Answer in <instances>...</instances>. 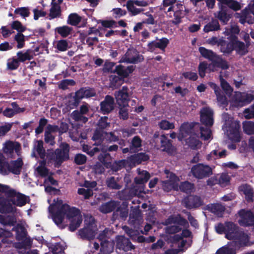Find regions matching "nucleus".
<instances>
[{"instance_id":"nucleus-1","label":"nucleus","mask_w":254,"mask_h":254,"mask_svg":"<svg viewBox=\"0 0 254 254\" xmlns=\"http://www.w3.org/2000/svg\"><path fill=\"white\" fill-rule=\"evenodd\" d=\"M49 211L52 214L53 220L61 229L69 224V229L74 231L82 221V215L78 209L66 204H63V201L59 199H54L49 207Z\"/></svg>"},{"instance_id":"nucleus-2","label":"nucleus","mask_w":254,"mask_h":254,"mask_svg":"<svg viewBox=\"0 0 254 254\" xmlns=\"http://www.w3.org/2000/svg\"><path fill=\"white\" fill-rule=\"evenodd\" d=\"M92 138L94 140L96 141L95 144L99 146V147L94 148L93 150L95 152L100 150L102 151V153L99 156V159L104 165L107 167H109L110 163L109 161L110 156L107 152L108 151H116L118 149V146L117 145H114L108 147L104 144L101 145V142L104 140V138H106L107 139L111 141H115L116 140V137L114 136L112 132L107 133L104 132L102 130H97L95 132Z\"/></svg>"},{"instance_id":"nucleus-3","label":"nucleus","mask_w":254,"mask_h":254,"mask_svg":"<svg viewBox=\"0 0 254 254\" xmlns=\"http://www.w3.org/2000/svg\"><path fill=\"white\" fill-rule=\"evenodd\" d=\"M8 197L9 199L4 198H0V212L2 213H10L14 212L16 210L15 207L13 206L12 204L18 206H22L24 205L28 201V198L18 192H17L14 190L9 191Z\"/></svg>"},{"instance_id":"nucleus-4","label":"nucleus","mask_w":254,"mask_h":254,"mask_svg":"<svg viewBox=\"0 0 254 254\" xmlns=\"http://www.w3.org/2000/svg\"><path fill=\"white\" fill-rule=\"evenodd\" d=\"M165 173L167 175V177L169 180L163 182V189L167 191H169L172 189L178 190L179 189L187 193H190L192 191L194 190V186L193 184L189 182H184L181 184L180 186H179V178L176 176L174 174L170 173L168 170L165 171Z\"/></svg>"},{"instance_id":"nucleus-5","label":"nucleus","mask_w":254,"mask_h":254,"mask_svg":"<svg viewBox=\"0 0 254 254\" xmlns=\"http://www.w3.org/2000/svg\"><path fill=\"white\" fill-rule=\"evenodd\" d=\"M223 119L225 121L223 128L227 131L229 138L233 142H239L241 140L239 123L233 121V119L227 114L223 115Z\"/></svg>"},{"instance_id":"nucleus-6","label":"nucleus","mask_w":254,"mask_h":254,"mask_svg":"<svg viewBox=\"0 0 254 254\" xmlns=\"http://www.w3.org/2000/svg\"><path fill=\"white\" fill-rule=\"evenodd\" d=\"M190 235L191 232L189 230L184 229L181 236L177 234L170 236L168 239V243L172 244V247H177L178 248L168 250L165 252V254H179L180 252L183 251V248L185 247L187 241L183 238L189 237Z\"/></svg>"},{"instance_id":"nucleus-7","label":"nucleus","mask_w":254,"mask_h":254,"mask_svg":"<svg viewBox=\"0 0 254 254\" xmlns=\"http://www.w3.org/2000/svg\"><path fill=\"white\" fill-rule=\"evenodd\" d=\"M22 165L23 163L21 158H18L16 161L8 163L3 159V157L0 154V173L2 175H6L9 172L18 174L20 172Z\"/></svg>"},{"instance_id":"nucleus-8","label":"nucleus","mask_w":254,"mask_h":254,"mask_svg":"<svg viewBox=\"0 0 254 254\" xmlns=\"http://www.w3.org/2000/svg\"><path fill=\"white\" fill-rule=\"evenodd\" d=\"M69 146L67 144L62 143L60 145V149L56 150L54 153H49L47 158L50 161H54L57 165L68 159Z\"/></svg>"},{"instance_id":"nucleus-9","label":"nucleus","mask_w":254,"mask_h":254,"mask_svg":"<svg viewBox=\"0 0 254 254\" xmlns=\"http://www.w3.org/2000/svg\"><path fill=\"white\" fill-rule=\"evenodd\" d=\"M166 225L168 226L166 230L168 233L173 234L179 232L181 230L180 226L187 227L188 226V222L183 219L180 215L177 216H171L166 221Z\"/></svg>"},{"instance_id":"nucleus-10","label":"nucleus","mask_w":254,"mask_h":254,"mask_svg":"<svg viewBox=\"0 0 254 254\" xmlns=\"http://www.w3.org/2000/svg\"><path fill=\"white\" fill-rule=\"evenodd\" d=\"M85 222L86 226L79 231L78 234L82 239L91 240L95 236L97 226L92 216L87 217Z\"/></svg>"},{"instance_id":"nucleus-11","label":"nucleus","mask_w":254,"mask_h":254,"mask_svg":"<svg viewBox=\"0 0 254 254\" xmlns=\"http://www.w3.org/2000/svg\"><path fill=\"white\" fill-rule=\"evenodd\" d=\"M254 100L253 96L246 93L236 92L231 100V105L235 107H242Z\"/></svg>"},{"instance_id":"nucleus-12","label":"nucleus","mask_w":254,"mask_h":254,"mask_svg":"<svg viewBox=\"0 0 254 254\" xmlns=\"http://www.w3.org/2000/svg\"><path fill=\"white\" fill-rule=\"evenodd\" d=\"M191 172L195 178L202 179L212 174V169L208 165L198 164L192 167Z\"/></svg>"},{"instance_id":"nucleus-13","label":"nucleus","mask_w":254,"mask_h":254,"mask_svg":"<svg viewBox=\"0 0 254 254\" xmlns=\"http://www.w3.org/2000/svg\"><path fill=\"white\" fill-rule=\"evenodd\" d=\"M238 222L242 226L254 225V215L251 211L244 209L240 210L238 213Z\"/></svg>"},{"instance_id":"nucleus-14","label":"nucleus","mask_w":254,"mask_h":254,"mask_svg":"<svg viewBox=\"0 0 254 254\" xmlns=\"http://www.w3.org/2000/svg\"><path fill=\"white\" fill-rule=\"evenodd\" d=\"M143 60L142 56L139 55L135 50L129 49L122 58L120 62L121 63H136L142 61Z\"/></svg>"},{"instance_id":"nucleus-15","label":"nucleus","mask_w":254,"mask_h":254,"mask_svg":"<svg viewBox=\"0 0 254 254\" xmlns=\"http://www.w3.org/2000/svg\"><path fill=\"white\" fill-rule=\"evenodd\" d=\"M207 43L211 45L220 46L221 51L224 53H229L233 51L232 44H228L222 39H218L215 37H212L207 40Z\"/></svg>"},{"instance_id":"nucleus-16","label":"nucleus","mask_w":254,"mask_h":254,"mask_svg":"<svg viewBox=\"0 0 254 254\" xmlns=\"http://www.w3.org/2000/svg\"><path fill=\"white\" fill-rule=\"evenodd\" d=\"M201 122L207 126H211L213 124L212 110L208 107L203 108L200 111Z\"/></svg>"},{"instance_id":"nucleus-17","label":"nucleus","mask_w":254,"mask_h":254,"mask_svg":"<svg viewBox=\"0 0 254 254\" xmlns=\"http://www.w3.org/2000/svg\"><path fill=\"white\" fill-rule=\"evenodd\" d=\"M115 96L120 107H126L127 105L128 94L127 87H123L122 90L115 93Z\"/></svg>"},{"instance_id":"nucleus-18","label":"nucleus","mask_w":254,"mask_h":254,"mask_svg":"<svg viewBox=\"0 0 254 254\" xmlns=\"http://www.w3.org/2000/svg\"><path fill=\"white\" fill-rule=\"evenodd\" d=\"M169 40L166 38H162L153 41L148 44V50L151 52H154L156 48L164 51L169 44Z\"/></svg>"},{"instance_id":"nucleus-19","label":"nucleus","mask_w":254,"mask_h":254,"mask_svg":"<svg viewBox=\"0 0 254 254\" xmlns=\"http://www.w3.org/2000/svg\"><path fill=\"white\" fill-rule=\"evenodd\" d=\"M184 6L180 3H176L173 6L168 8L167 12H174L175 19L172 20V23L174 24H178L181 22L182 12L184 10Z\"/></svg>"},{"instance_id":"nucleus-20","label":"nucleus","mask_w":254,"mask_h":254,"mask_svg":"<svg viewBox=\"0 0 254 254\" xmlns=\"http://www.w3.org/2000/svg\"><path fill=\"white\" fill-rule=\"evenodd\" d=\"M238 227L232 222L226 223L225 236L229 240L237 239L239 235Z\"/></svg>"},{"instance_id":"nucleus-21","label":"nucleus","mask_w":254,"mask_h":254,"mask_svg":"<svg viewBox=\"0 0 254 254\" xmlns=\"http://www.w3.org/2000/svg\"><path fill=\"white\" fill-rule=\"evenodd\" d=\"M101 110L104 114L109 113L114 109V100L110 96H107L100 104Z\"/></svg>"},{"instance_id":"nucleus-22","label":"nucleus","mask_w":254,"mask_h":254,"mask_svg":"<svg viewBox=\"0 0 254 254\" xmlns=\"http://www.w3.org/2000/svg\"><path fill=\"white\" fill-rule=\"evenodd\" d=\"M19 148V144L16 142L6 141L3 144V151L7 155H11L14 151L18 154Z\"/></svg>"},{"instance_id":"nucleus-23","label":"nucleus","mask_w":254,"mask_h":254,"mask_svg":"<svg viewBox=\"0 0 254 254\" xmlns=\"http://www.w3.org/2000/svg\"><path fill=\"white\" fill-rule=\"evenodd\" d=\"M195 124L186 123L182 125L180 128V134L178 138L182 140L187 135L192 133Z\"/></svg>"},{"instance_id":"nucleus-24","label":"nucleus","mask_w":254,"mask_h":254,"mask_svg":"<svg viewBox=\"0 0 254 254\" xmlns=\"http://www.w3.org/2000/svg\"><path fill=\"white\" fill-rule=\"evenodd\" d=\"M183 203L186 207L190 209L200 206L201 201L199 197L190 195L184 199Z\"/></svg>"},{"instance_id":"nucleus-25","label":"nucleus","mask_w":254,"mask_h":254,"mask_svg":"<svg viewBox=\"0 0 254 254\" xmlns=\"http://www.w3.org/2000/svg\"><path fill=\"white\" fill-rule=\"evenodd\" d=\"M96 186V183L94 181L89 182L85 181L84 183V186L87 188H80L78 190V193L79 194L83 195L85 198H88L93 194V192L90 188H93Z\"/></svg>"},{"instance_id":"nucleus-26","label":"nucleus","mask_w":254,"mask_h":254,"mask_svg":"<svg viewBox=\"0 0 254 254\" xmlns=\"http://www.w3.org/2000/svg\"><path fill=\"white\" fill-rule=\"evenodd\" d=\"M240 32L239 27L236 25H232L230 28H226L225 30L223 33L226 36H228V39L230 42H234L237 39V37L235 35L238 34Z\"/></svg>"},{"instance_id":"nucleus-27","label":"nucleus","mask_w":254,"mask_h":254,"mask_svg":"<svg viewBox=\"0 0 254 254\" xmlns=\"http://www.w3.org/2000/svg\"><path fill=\"white\" fill-rule=\"evenodd\" d=\"M239 190L245 195L248 201H252L254 197V191L252 187L247 184L243 185L239 187Z\"/></svg>"},{"instance_id":"nucleus-28","label":"nucleus","mask_w":254,"mask_h":254,"mask_svg":"<svg viewBox=\"0 0 254 254\" xmlns=\"http://www.w3.org/2000/svg\"><path fill=\"white\" fill-rule=\"evenodd\" d=\"M11 105L13 107V109L6 108L3 111H2V113H3L4 116L8 118H10L16 114L23 112L24 111V108H18L16 106V104L15 103H12L11 104Z\"/></svg>"},{"instance_id":"nucleus-29","label":"nucleus","mask_w":254,"mask_h":254,"mask_svg":"<svg viewBox=\"0 0 254 254\" xmlns=\"http://www.w3.org/2000/svg\"><path fill=\"white\" fill-rule=\"evenodd\" d=\"M134 69L133 65L125 68L123 66L119 65L116 66L115 71L121 76L126 77L133 71Z\"/></svg>"},{"instance_id":"nucleus-30","label":"nucleus","mask_w":254,"mask_h":254,"mask_svg":"<svg viewBox=\"0 0 254 254\" xmlns=\"http://www.w3.org/2000/svg\"><path fill=\"white\" fill-rule=\"evenodd\" d=\"M215 67L227 69L228 68V65L226 61H223L221 58L217 56L214 63L209 65V68L212 71L215 70Z\"/></svg>"},{"instance_id":"nucleus-31","label":"nucleus","mask_w":254,"mask_h":254,"mask_svg":"<svg viewBox=\"0 0 254 254\" xmlns=\"http://www.w3.org/2000/svg\"><path fill=\"white\" fill-rule=\"evenodd\" d=\"M228 44H232L233 50L235 49L240 55H244L247 53V47L243 42L238 40V39L234 42H230Z\"/></svg>"},{"instance_id":"nucleus-32","label":"nucleus","mask_w":254,"mask_h":254,"mask_svg":"<svg viewBox=\"0 0 254 254\" xmlns=\"http://www.w3.org/2000/svg\"><path fill=\"white\" fill-rule=\"evenodd\" d=\"M199 51L202 56L211 61L212 63H214V61L217 57V56L212 51L206 49V48L202 47L199 48Z\"/></svg>"},{"instance_id":"nucleus-33","label":"nucleus","mask_w":254,"mask_h":254,"mask_svg":"<svg viewBox=\"0 0 254 254\" xmlns=\"http://www.w3.org/2000/svg\"><path fill=\"white\" fill-rule=\"evenodd\" d=\"M35 151H36L41 158L45 157V150L43 148V142L42 140L36 141L34 144L33 151L31 154L33 157L35 156Z\"/></svg>"},{"instance_id":"nucleus-34","label":"nucleus","mask_w":254,"mask_h":254,"mask_svg":"<svg viewBox=\"0 0 254 254\" xmlns=\"http://www.w3.org/2000/svg\"><path fill=\"white\" fill-rule=\"evenodd\" d=\"M138 176L136 177L134 181L137 184H142L147 182L150 178L149 174L145 171L137 170Z\"/></svg>"},{"instance_id":"nucleus-35","label":"nucleus","mask_w":254,"mask_h":254,"mask_svg":"<svg viewBox=\"0 0 254 254\" xmlns=\"http://www.w3.org/2000/svg\"><path fill=\"white\" fill-rule=\"evenodd\" d=\"M186 143L192 149H198L201 146V142L194 135H191L186 139Z\"/></svg>"},{"instance_id":"nucleus-36","label":"nucleus","mask_w":254,"mask_h":254,"mask_svg":"<svg viewBox=\"0 0 254 254\" xmlns=\"http://www.w3.org/2000/svg\"><path fill=\"white\" fill-rule=\"evenodd\" d=\"M101 251L104 254H109L113 251L114 244L113 242L105 240L101 242Z\"/></svg>"},{"instance_id":"nucleus-37","label":"nucleus","mask_w":254,"mask_h":254,"mask_svg":"<svg viewBox=\"0 0 254 254\" xmlns=\"http://www.w3.org/2000/svg\"><path fill=\"white\" fill-rule=\"evenodd\" d=\"M31 50H27L25 52L24 51H19L17 53V59L18 60L19 62H24L27 60H30L32 58Z\"/></svg>"},{"instance_id":"nucleus-38","label":"nucleus","mask_w":254,"mask_h":254,"mask_svg":"<svg viewBox=\"0 0 254 254\" xmlns=\"http://www.w3.org/2000/svg\"><path fill=\"white\" fill-rule=\"evenodd\" d=\"M207 209L218 216H220L224 211L225 207L220 204H211L207 206Z\"/></svg>"},{"instance_id":"nucleus-39","label":"nucleus","mask_w":254,"mask_h":254,"mask_svg":"<svg viewBox=\"0 0 254 254\" xmlns=\"http://www.w3.org/2000/svg\"><path fill=\"white\" fill-rule=\"evenodd\" d=\"M141 145V139L138 136H135L132 139L129 147L130 152H135L139 150Z\"/></svg>"},{"instance_id":"nucleus-40","label":"nucleus","mask_w":254,"mask_h":254,"mask_svg":"<svg viewBox=\"0 0 254 254\" xmlns=\"http://www.w3.org/2000/svg\"><path fill=\"white\" fill-rule=\"evenodd\" d=\"M216 181L222 187H225L230 183V177L226 173H222L219 176L216 177Z\"/></svg>"},{"instance_id":"nucleus-41","label":"nucleus","mask_w":254,"mask_h":254,"mask_svg":"<svg viewBox=\"0 0 254 254\" xmlns=\"http://www.w3.org/2000/svg\"><path fill=\"white\" fill-rule=\"evenodd\" d=\"M72 28L67 26H63L57 27L56 31L60 34L63 37H66L71 34Z\"/></svg>"},{"instance_id":"nucleus-42","label":"nucleus","mask_w":254,"mask_h":254,"mask_svg":"<svg viewBox=\"0 0 254 254\" xmlns=\"http://www.w3.org/2000/svg\"><path fill=\"white\" fill-rule=\"evenodd\" d=\"M45 164V161H41L39 165L36 168L38 173L42 177H46L49 174V172L46 168Z\"/></svg>"},{"instance_id":"nucleus-43","label":"nucleus","mask_w":254,"mask_h":254,"mask_svg":"<svg viewBox=\"0 0 254 254\" xmlns=\"http://www.w3.org/2000/svg\"><path fill=\"white\" fill-rule=\"evenodd\" d=\"M219 29V24L217 20H213L206 25L203 29L205 32L215 31Z\"/></svg>"},{"instance_id":"nucleus-44","label":"nucleus","mask_w":254,"mask_h":254,"mask_svg":"<svg viewBox=\"0 0 254 254\" xmlns=\"http://www.w3.org/2000/svg\"><path fill=\"white\" fill-rule=\"evenodd\" d=\"M60 6L57 3H53L50 9L49 16L51 18H55L60 16Z\"/></svg>"},{"instance_id":"nucleus-45","label":"nucleus","mask_w":254,"mask_h":254,"mask_svg":"<svg viewBox=\"0 0 254 254\" xmlns=\"http://www.w3.org/2000/svg\"><path fill=\"white\" fill-rule=\"evenodd\" d=\"M243 129L245 132L248 134L254 133V123L250 121H246L243 123Z\"/></svg>"},{"instance_id":"nucleus-46","label":"nucleus","mask_w":254,"mask_h":254,"mask_svg":"<svg viewBox=\"0 0 254 254\" xmlns=\"http://www.w3.org/2000/svg\"><path fill=\"white\" fill-rule=\"evenodd\" d=\"M215 254H236V252L235 249L226 245L219 248Z\"/></svg>"},{"instance_id":"nucleus-47","label":"nucleus","mask_w":254,"mask_h":254,"mask_svg":"<svg viewBox=\"0 0 254 254\" xmlns=\"http://www.w3.org/2000/svg\"><path fill=\"white\" fill-rule=\"evenodd\" d=\"M19 65L18 60L15 58L8 59L7 61V68L9 70H14L18 68Z\"/></svg>"},{"instance_id":"nucleus-48","label":"nucleus","mask_w":254,"mask_h":254,"mask_svg":"<svg viewBox=\"0 0 254 254\" xmlns=\"http://www.w3.org/2000/svg\"><path fill=\"white\" fill-rule=\"evenodd\" d=\"M159 127L163 130H168L175 127L174 124L167 120H163L158 123Z\"/></svg>"},{"instance_id":"nucleus-49","label":"nucleus","mask_w":254,"mask_h":254,"mask_svg":"<svg viewBox=\"0 0 254 254\" xmlns=\"http://www.w3.org/2000/svg\"><path fill=\"white\" fill-rule=\"evenodd\" d=\"M16 222L15 218L12 216H0V223L4 225H14Z\"/></svg>"},{"instance_id":"nucleus-50","label":"nucleus","mask_w":254,"mask_h":254,"mask_svg":"<svg viewBox=\"0 0 254 254\" xmlns=\"http://www.w3.org/2000/svg\"><path fill=\"white\" fill-rule=\"evenodd\" d=\"M107 184L109 188L112 189L119 190L121 189L122 185L117 183L114 177H111L107 180Z\"/></svg>"},{"instance_id":"nucleus-51","label":"nucleus","mask_w":254,"mask_h":254,"mask_svg":"<svg viewBox=\"0 0 254 254\" xmlns=\"http://www.w3.org/2000/svg\"><path fill=\"white\" fill-rule=\"evenodd\" d=\"M135 6L136 5H134L132 4V2L131 1H127V9L133 15H135L139 14L142 10V9L141 8H136Z\"/></svg>"},{"instance_id":"nucleus-52","label":"nucleus","mask_w":254,"mask_h":254,"mask_svg":"<svg viewBox=\"0 0 254 254\" xmlns=\"http://www.w3.org/2000/svg\"><path fill=\"white\" fill-rule=\"evenodd\" d=\"M236 17L240 18V22L243 24L245 22L251 23L252 22L249 19L250 14L247 11H242L241 15L240 13H236Z\"/></svg>"},{"instance_id":"nucleus-53","label":"nucleus","mask_w":254,"mask_h":254,"mask_svg":"<svg viewBox=\"0 0 254 254\" xmlns=\"http://www.w3.org/2000/svg\"><path fill=\"white\" fill-rule=\"evenodd\" d=\"M33 11L34 13V18L35 20H37L40 17L45 16L47 13L40 5L34 8Z\"/></svg>"},{"instance_id":"nucleus-54","label":"nucleus","mask_w":254,"mask_h":254,"mask_svg":"<svg viewBox=\"0 0 254 254\" xmlns=\"http://www.w3.org/2000/svg\"><path fill=\"white\" fill-rule=\"evenodd\" d=\"M81 20V17L76 14H71L68 18V23L72 25H76Z\"/></svg>"},{"instance_id":"nucleus-55","label":"nucleus","mask_w":254,"mask_h":254,"mask_svg":"<svg viewBox=\"0 0 254 254\" xmlns=\"http://www.w3.org/2000/svg\"><path fill=\"white\" fill-rule=\"evenodd\" d=\"M201 137L204 140L211 138V131L208 128L200 127Z\"/></svg>"},{"instance_id":"nucleus-56","label":"nucleus","mask_w":254,"mask_h":254,"mask_svg":"<svg viewBox=\"0 0 254 254\" xmlns=\"http://www.w3.org/2000/svg\"><path fill=\"white\" fill-rule=\"evenodd\" d=\"M121 79L118 76L112 75L110 77L111 87L112 88H117L121 84Z\"/></svg>"},{"instance_id":"nucleus-57","label":"nucleus","mask_w":254,"mask_h":254,"mask_svg":"<svg viewBox=\"0 0 254 254\" xmlns=\"http://www.w3.org/2000/svg\"><path fill=\"white\" fill-rule=\"evenodd\" d=\"M114 209L113 203L112 202L106 203L101 205L100 210L104 213H109Z\"/></svg>"},{"instance_id":"nucleus-58","label":"nucleus","mask_w":254,"mask_h":254,"mask_svg":"<svg viewBox=\"0 0 254 254\" xmlns=\"http://www.w3.org/2000/svg\"><path fill=\"white\" fill-rule=\"evenodd\" d=\"M57 49L61 51H65L69 48L68 44L65 40H61L57 42Z\"/></svg>"},{"instance_id":"nucleus-59","label":"nucleus","mask_w":254,"mask_h":254,"mask_svg":"<svg viewBox=\"0 0 254 254\" xmlns=\"http://www.w3.org/2000/svg\"><path fill=\"white\" fill-rule=\"evenodd\" d=\"M15 40L17 42V47L18 49L22 48L24 45V36L21 33H18L15 36Z\"/></svg>"},{"instance_id":"nucleus-60","label":"nucleus","mask_w":254,"mask_h":254,"mask_svg":"<svg viewBox=\"0 0 254 254\" xmlns=\"http://www.w3.org/2000/svg\"><path fill=\"white\" fill-rule=\"evenodd\" d=\"M244 116L246 119L254 118V104L250 108L246 109L244 110Z\"/></svg>"},{"instance_id":"nucleus-61","label":"nucleus","mask_w":254,"mask_h":254,"mask_svg":"<svg viewBox=\"0 0 254 254\" xmlns=\"http://www.w3.org/2000/svg\"><path fill=\"white\" fill-rule=\"evenodd\" d=\"M220 81L221 87L225 91L226 93L227 94L231 93L233 91L232 89L229 84L222 78L221 75H220Z\"/></svg>"},{"instance_id":"nucleus-62","label":"nucleus","mask_w":254,"mask_h":254,"mask_svg":"<svg viewBox=\"0 0 254 254\" xmlns=\"http://www.w3.org/2000/svg\"><path fill=\"white\" fill-rule=\"evenodd\" d=\"M72 117L75 121H80L83 123L87 121V118L83 116L78 111H74L72 114Z\"/></svg>"},{"instance_id":"nucleus-63","label":"nucleus","mask_w":254,"mask_h":254,"mask_svg":"<svg viewBox=\"0 0 254 254\" xmlns=\"http://www.w3.org/2000/svg\"><path fill=\"white\" fill-rule=\"evenodd\" d=\"M240 239V244L242 246H247L249 243V238L248 235L244 233H239L237 239Z\"/></svg>"},{"instance_id":"nucleus-64","label":"nucleus","mask_w":254,"mask_h":254,"mask_svg":"<svg viewBox=\"0 0 254 254\" xmlns=\"http://www.w3.org/2000/svg\"><path fill=\"white\" fill-rule=\"evenodd\" d=\"M14 12L15 13L19 14L23 17L28 16L30 13L29 9L26 7L16 8Z\"/></svg>"}]
</instances>
